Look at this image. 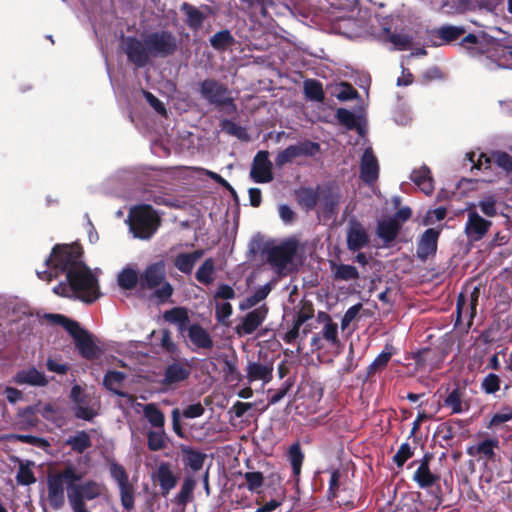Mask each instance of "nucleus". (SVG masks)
<instances>
[{
	"mask_svg": "<svg viewBox=\"0 0 512 512\" xmlns=\"http://www.w3.org/2000/svg\"><path fill=\"white\" fill-rule=\"evenodd\" d=\"M84 473L75 465L67 463L61 469L47 475V502L53 510L65 505V491L73 512H89L86 501L100 497L102 486L94 480L83 481Z\"/></svg>",
	"mask_w": 512,
	"mask_h": 512,
	"instance_id": "f257e3e1",
	"label": "nucleus"
},
{
	"mask_svg": "<svg viewBox=\"0 0 512 512\" xmlns=\"http://www.w3.org/2000/svg\"><path fill=\"white\" fill-rule=\"evenodd\" d=\"M66 281L75 297L84 303L91 304L101 295L98 279L86 263L70 271Z\"/></svg>",
	"mask_w": 512,
	"mask_h": 512,
	"instance_id": "f03ea898",
	"label": "nucleus"
},
{
	"mask_svg": "<svg viewBox=\"0 0 512 512\" xmlns=\"http://www.w3.org/2000/svg\"><path fill=\"white\" fill-rule=\"evenodd\" d=\"M83 247L78 243L56 244L45 260V265L55 272V276L67 275L85 263Z\"/></svg>",
	"mask_w": 512,
	"mask_h": 512,
	"instance_id": "7ed1b4c3",
	"label": "nucleus"
},
{
	"mask_svg": "<svg viewBox=\"0 0 512 512\" xmlns=\"http://www.w3.org/2000/svg\"><path fill=\"white\" fill-rule=\"evenodd\" d=\"M128 223L134 237L148 240L158 230L161 219L151 205L140 204L130 209Z\"/></svg>",
	"mask_w": 512,
	"mask_h": 512,
	"instance_id": "20e7f679",
	"label": "nucleus"
},
{
	"mask_svg": "<svg viewBox=\"0 0 512 512\" xmlns=\"http://www.w3.org/2000/svg\"><path fill=\"white\" fill-rule=\"evenodd\" d=\"M140 288L154 290V297L159 302L165 303L173 295V286L166 281V270L163 261L148 265L140 274Z\"/></svg>",
	"mask_w": 512,
	"mask_h": 512,
	"instance_id": "39448f33",
	"label": "nucleus"
},
{
	"mask_svg": "<svg viewBox=\"0 0 512 512\" xmlns=\"http://www.w3.org/2000/svg\"><path fill=\"white\" fill-rule=\"evenodd\" d=\"M200 95L209 104L214 105L219 111L227 115L237 112V105L231 97L229 88L223 83L207 78L200 83Z\"/></svg>",
	"mask_w": 512,
	"mask_h": 512,
	"instance_id": "423d86ee",
	"label": "nucleus"
},
{
	"mask_svg": "<svg viewBox=\"0 0 512 512\" xmlns=\"http://www.w3.org/2000/svg\"><path fill=\"white\" fill-rule=\"evenodd\" d=\"M145 44L153 57L166 58L178 50L177 38L171 31L161 30L147 34Z\"/></svg>",
	"mask_w": 512,
	"mask_h": 512,
	"instance_id": "0eeeda50",
	"label": "nucleus"
},
{
	"mask_svg": "<svg viewBox=\"0 0 512 512\" xmlns=\"http://www.w3.org/2000/svg\"><path fill=\"white\" fill-rule=\"evenodd\" d=\"M108 467L110 476L119 487L122 506L127 511L132 510L135 503V490L133 484L129 481L127 471L113 459L108 460Z\"/></svg>",
	"mask_w": 512,
	"mask_h": 512,
	"instance_id": "6e6552de",
	"label": "nucleus"
},
{
	"mask_svg": "<svg viewBox=\"0 0 512 512\" xmlns=\"http://www.w3.org/2000/svg\"><path fill=\"white\" fill-rule=\"evenodd\" d=\"M321 150L319 143L305 139L294 145H289L284 150L277 153L275 157V165L278 168L284 167L286 164L293 162L298 157H314Z\"/></svg>",
	"mask_w": 512,
	"mask_h": 512,
	"instance_id": "1a4fd4ad",
	"label": "nucleus"
},
{
	"mask_svg": "<svg viewBox=\"0 0 512 512\" xmlns=\"http://www.w3.org/2000/svg\"><path fill=\"white\" fill-rule=\"evenodd\" d=\"M298 244L296 240H287L267 250V262L282 274L297 254Z\"/></svg>",
	"mask_w": 512,
	"mask_h": 512,
	"instance_id": "9d476101",
	"label": "nucleus"
},
{
	"mask_svg": "<svg viewBox=\"0 0 512 512\" xmlns=\"http://www.w3.org/2000/svg\"><path fill=\"white\" fill-rule=\"evenodd\" d=\"M320 210L325 219L334 218L339 212L342 195L335 182H327L320 187Z\"/></svg>",
	"mask_w": 512,
	"mask_h": 512,
	"instance_id": "9b49d317",
	"label": "nucleus"
},
{
	"mask_svg": "<svg viewBox=\"0 0 512 512\" xmlns=\"http://www.w3.org/2000/svg\"><path fill=\"white\" fill-rule=\"evenodd\" d=\"M431 459L432 456L429 454H425L423 456L418 468L413 474L412 479L421 489H427L437 485L436 506L434 508V510H437L438 506L442 503L441 487L438 485L440 476L431 472L429 466Z\"/></svg>",
	"mask_w": 512,
	"mask_h": 512,
	"instance_id": "f8f14e48",
	"label": "nucleus"
},
{
	"mask_svg": "<svg viewBox=\"0 0 512 512\" xmlns=\"http://www.w3.org/2000/svg\"><path fill=\"white\" fill-rule=\"evenodd\" d=\"M125 54L130 63L137 68L145 67L150 60V52L145 44L137 37L129 36L125 39Z\"/></svg>",
	"mask_w": 512,
	"mask_h": 512,
	"instance_id": "ddd939ff",
	"label": "nucleus"
},
{
	"mask_svg": "<svg viewBox=\"0 0 512 512\" xmlns=\"http://www.w3.org/2000/svg\"><path fill=\"white\" fill-rule=\"evenodd\" d=\"M273 164L269 159V152L260 150L253 158L250 177L256 183H269L273 180Z\"/></svg>",
	"mask_w": 512,
	"mask_h": 512,
	"instance_id": "4468645a",
	"label": "nucleus"
},
{
	"mask_svg": "<svg viewBox=\"0 0 512 512\" xmlns=\"http://www.w3.org/2000/svg\"><path fill=\"white\" fill-rule=\"evenodd\" d=\"M75 341V346L79 351V354L87 360H95L100 356V349L92 339L91 334L85 329L77 326L76 330L70 334Z\"/></svg>",
	"mask_w": 512,
	"mask_h": 512,
	"instance_id": "2eb2a0df",
	"label": "nucleus"
},
{
	"mask_svg": "<svg viewBox=\"0 0 512 512\" xmlns=\"http://www.w3.org/2000/svg\"><path fill=\"white\" fill-rule=\"evenodd\" d=\"M440 232L435 228H428L423 232L417 243L416 255L419 260L425 262L429 257L435 256Z\"/></svg>",
	"mask_w": 512,
	"mask_h": 512,
	"instance_id": "dca6fc26",
	"label": "nucleus"
},
{
	"mask_svg": "<svg viewBox=\"0 0 512 512\" xmlns=\"http://www.w3.org/2000/svg\"><path fill=\"white\" fill-rule=\"evenodd\" d=\"M268 314L266 304L248 312L242 319L241 323L235 327V331L239 336L250 335L264 322Z\"/></svg>",
	"mask_w": 512,
	"mask_h": 512,
	"instance_id": "f3484780",
	"label": "nucleus"
},
{
	"mask_svg": "<svg viewBox=\"0 0 512 512\" xmlns=\"http://www.w3.org/2000/svg\"><path fill=\"white\" fill-rule=\"evenodd\" d=\"M180 11L186 16V25L193 31L200 30L206 18L212 13L209 5H202L201 8H197L188 2L181 4Z\"/></svg>",
	"mask_w": 512,
	"mask_h": 512,
	"instance_id": "a211bd4d",
	"label": "nucleus"
},
{
	"mask_svg": "<svg viewBox=\"0 0 512 512\" xmlns=\"http://www.w3.org/2000/svg\"><path fill=\"white\" fill-rule=\"evenodd\" d=\"M346 241L347 248L353 252L360 251L369 244V235L361 222L357 220L350 221Z\"/></svg>",
	"mask_w": 512,
	"mask_h": 512,
	"instance_id": "6ab92c4d",
	"label": "nucleus"
},
{
	"mask_svg": "<svg viewBox=\"0 0 512 512\" xmlns=\"http://www.w3.org/2000/svg\"><path fill=\"white\" fill-rule=\"evenodd\" d=\"M360 177L368 185L374 184L379 177V164L371 147L364 150L360 162Z\"/></svg>",
	"mask_w": 512,
	"mask_h": 512,
	"instance_id": "aec40b11",
	"label": "nucleus"
},
{
	"mask_svg": "<svg viewBox=\"0 0 512 512\" xmlns=\"http://www.w3.org/2000/svg\"><path fill=\"white\" fill-rule=\"evenodd\" d=\"M187 336L192 344L191 350L198 352L199 350H212L214 341L210 333L200 324L194 323L187 329Z\"/></svg>",
	"mask_w": 512,
	"mask_h": 512,
	"instance_id": "412c9836",
	"label": "nucleus"
},
{
	"mask_svg": "<svg viewBox=\"0 0 512 512\" xmlns=\"http://www.w3.org/2000/svg\"><path fill=\"white\" fill-rule=\"evenodd\" d=\"M190 374L191 366L187 360L185 362L175 360L165 368L162 383L167 386L180 383L187 380Z\"/></svg>",
	"mask_w": 512,
	"mask_h": 512,
	"instance_id": "4be33fe9",
	"label": "nucleus"
},
{
	"mask_svg": "<svg viewBox=\"0 0 512 512\" xmlns=\"http://www.w3.org/2000/svg\"><path fill=\"white\" fill-rule=\"evenodd\" d=\"M491 224V221L482 218L476 211H470L468 213L465 232L469 238L474 241H479L487 233Z\"/></svg>",
	"mask_w": 512,
	"mask_h": 512,
	"instance_id": "5701e85b",
	"label": "nucleus"
},
{
	"mask_svg": "<svg viewBox=\"0 0 512 512\" xmlns=\"http://www.w3.org/2000/svg\"><path fill=\"white\" fill-rule=\"evenodd\" d=\"M466 389L456 384L455 387L448 392L443 400V406L451 410V414H460L467 411L470 407L469 402L465 400Z\"/></svg>",
	"mask_w": 512,
	"mask_h": 512,
	"instance_id": "b1692460",
	"label": "nucleus"
},
{
	"mask_svg": "<svg viewBox=\"0 0 512 512\" xmlns=\"http://www.w3.org/2000/svg\"><path fill=\"white\" fill-rule=\"evenodd\" d=\"M273 363H261L250 361L246 367V378L249 383L262 381L264 384L269 383L273 377Z\"/></svg>",
	"mask_w": 512,
	"mask_h": 512,
	"instance_id": "393cba45",
	"label": "nucleus"
},
{
	"mask_svg": "<svg viewBox=\"0 0 512 512\" xmlns=\"http://www.w3.org/2000/svg\"><path fill=\"white\" fill-rule=\"evenodd\" d=\"M179 449L182 455V463L185 468H189L194 472L203 468L204 462L207 458V455L204 452L185 444H180Z\"/></svg>",
	"mask_w": 512,
	"mask_h": 512,
	"instance_id": "a878e982",
	"label": "nucleus"
},
{
	"mask_svg": "<svg viewBox=\"0 0 512 512\" xmlns=\"http://www.w3.org/2000/svg\"><path fill=\"white\" fill-rule=\"evenodd\" d=\"M320 187L317 185L313 187H300L295 191V197L298 205L306 212L313 211L320 200Z\"/></svg>",
	"mask_w": 512,
	"mask_h": 512,
	"instance_id": "bb28decb",
	"label": "nucleus"
},
{
	"mask_svg": "<svg viewBox=\"0 0 512 512\" xmlns=\"http://www.w3.org/2000/svg\"><path fill=\"white\" fill-rule=\"evenodd\" d=\"M13 381L18 385H30L36 387H44L48 384V380L44 373L35 367L19 370L13 377Z\"/></svg>",
	"mask_w": 512,
	"mask_h": 512,
	"instance_id": "cd10ccee",
	"label": "nucleus"
},
{
	"mask_svg": "<svg viewBox=\"0 0 512 512\" xmlns=\"http://www.w3.org/2000/svg\"><path fill=\"white\" fill-rule=\"evenodd\" d=\"M155 479L158 482L163 496L175 488L178 482V477L172 472L170 464L168 462H161L157 467L155 473Z\"/></svg>",
	"mask_w": 512,
	"mask_h": 512,
	"instance_id": "c85d7f7f",
	"label": "nucleus"
},
{
	"mask_svg": "<svg viewBox=\"0 0 512 512\" xmlns=\"http://www.w3.org/2000/svg\"><path fill=\"white\" fill-rule=\"evenodd\" d=\"M402 225L396 219H384L378 222L376 234L384 242L385 246H389L396 240Z\"/></svg>",
	"mask_w": 512,
	"mask_h": 512,
	"instance_id": "c756f323",
	"label": "nucleus"
},
{
	"mask_svg": "<svg viewBox=\"0 0 512 512\" xmlns=\"http://www.w3.org/2000/svg\"><path fill=\"white\" fill-rule=\"evenodd\" d=\"M204 255V250L197 249L191 253H180L174 259L175 267L184 274H191L196 262Z\"/></svg>",
	"mask_w": 512,
	"mask_h": 512,
	"instance_id": "7c9ffc66",
	"label": "nucleus"
},
{
	"mask_svg": "<svg viewBox=\"0 0 512 512\" xmlns=\"http://www.w3.org/2000/svg\"><path fill=\"white\" fill-rule=\"evenodd\" d=\"M420 190L426 195H430L434 191V181L431 175V170L427 166H422L420 169L414 170L410 176Z\"/></svg>",
	"mask_w": 512,
	"mask_h": 512,
	"instance_id": "2f4dec72",
	"label": "nucleus"
},
{
	"mask_svg": "<svg viewBox=\"0 0 512 512\" xmlns=\"http://www.w3.org/2000/svg\"><path fill=\"white\" fill-rule=\"evenodd\" d=\"M499 447L498 438H489L480 442L477 446H472L467 449V453L471 456L480 455L488 461L495 459V448Z\"/></svg>",
	"mask_w": 512,
	"mask_h": 512,
	"instance_id": "473e14b6",
	"label": "nucleus"
},
{
	"mask_svg": "<svg viewBox=\"0 0 512 512\" xmlns=\"http://www.w3.org/2000/svg\"><path fill=\"white\" fill-rule=\"evenodd\" d=\"M465 32L466 29L462 26L442 25L433 31V36L448 44L458 40Z\"/></svg>",
	"mask_w": 512,
	"mask_h": 512,
	"instance_id": "72a5a7b5",
	"label": "nucleus"
},
{
	"mask_svg": "<svg viewBox=\"0 0 512 512\" xmlns=\"http://www.w3.org/2000/svg\"><path fill=\"white\" fill-rule=\"evenodd\" d=\"M196 487V480L192 476L184 478L179 493L174 498V503L185 508L194 498L193 492Z\"/></svg>",
	"mask_w": 512,
	"mask_h": 512,
	"instance_id": "f704fd0d",
	"label": "nucleus"
},
{
	"mask_svg": "<svg viewBox=\"0 0 512 512\" xmlns=\"http://www.w3.org/2000/svg\"><path fill=\"white\" fill-rule=\"evenodd\" d=\"M125 378L126 374L124 372L117 370L108 371L104 375L103 385L106 389L113 392L117 396L125 397L126 393L119 389Z\"/></svg>",
	"mask_w": 512,
	"mask_h": 512,
	"instance_id": "c9c22d12",
	"label": "nucleus"
},
{
	"mask_svg": "<svg viewBox=\"0 0 512 512\" xmlns=\"http://www.w3.org/2000/svg\"><path fill=\"white\" fill-rule=\"evenodd\" d=\"M169 437L164 428L149 430L147 432V447L150 451L156 452L166 448Z\"/></svg>",
	"mask_w": 512,
	"mask_h": 512,
	"instance_id": "e433bc0d",
	"label": "nucleus"
},
{
	"mask_svg": "<svg viewBox=\"0 0 512 512\" xmlns=\"http://www.w3.org/2000/svg\"><path fill=\"white\" fill-rule=\"evenodd\" d=\"M303 90L306 99L315 102H323L325 93L322 83L317 79H306L303 82Z\"/></svg>",
	"mask_w": 512,
	"mask_h": 512,
	"instance_id": "4c0bfd02",
	"label": "nucleus"
},
{
	"mask_svg": "<svg viewBox=\"0 0 512 512\" xmlns=\"http://www.w3.org/2000/svg\"><path fill=\"white\" fill-rule=\"evenodd\" d=\"M66 445L70 446L71 450L82 454L85 450L92 446V441L89 434L84 431H77L75 435L66 440Z\"/></svg>",
	"mask_w": 512,
	"mask_h": 512,
	"instance_id": "58836bf2",
	"label": "nucleus"
},
{
	"mask_svg": "<svg viewBox=\"0 0 512 512\" xmlns=\"http://www.w3.org/2000/svg\"><path fill=\"white\" fill-rule=\"evenodd\" d=\"M288 458L292 467L293 477L295 478V481L298 482L304 461V454L298 442L290 446L288 451Z\"/></svg>",
	"mask_w": 512,
	"mask_h": 512,
	"instance_id": "ea45409f",
	"label": "nucleus"
},
{
	"mask_svg": "<svg viewBox=\"0 0 512 512\" xmlns=\"http://www.w3.org/2000/svg\"><path fill=\"white\" fill-rule=\"evenodd\" d=\"M392 349H393L392 345H389V344L385 345L383 351L367 367V376L368 377L373 376L377 371L384 369L388 365V363L393 355Z\"/></svg>",
	"mask_w": 512,
	"mask_h": 512,
	"instance_id": "a19ab883",
	"label": "nucleus"
},
{
	"mask_svg": "<svg viewBox=\"0 0 512 512\" xmlns=\"http://www.w3.org/2000/svg\"><path fill=\"white\" fill-rule=\"evenodd\" d=\"M336 118L338 122L348 130H357L359 134L362 133V127L356 115L348 109L338 108L336 111Z\"/></svg>",
	"mask_w": 512,
	"mask_h": 512,
	"instance_id": "79ce46f5",
	"label": "nucleus"
},
{
	"mask_svg": "<svg viewBox=\"0 0 512 512\" xmlns=\"http://www.w3.org/2000/svg\"><path fill=\"white\" fill-rule=\"evenodd\" d=\"M118 285L124 290H133L140 285V275L130 267L124 268L117 277Z\"/></svg>",
	"mask_w": 512,
	"mask_h": 512,
	"instance_id": "37998d69",
	"label": "nucleus"
},
{
	"mask_svg": "<svg viewBox=\"0 0 512 512\" xmlns=\"http://www.w3.org/2000/svg\"><path fill=\"white\" fill-rule=\"evenodd\" d=\"M144 417L154 428H164L165 415L154 403H149L144 406Z\"/></svg>",
	"mask_w": 512,
	"mask_h": 512,
	"instance_id": "c03bdc74",
	"label": "nucleus"
},
{
	"mask_svg": "<svg viewBox=\"0 0 512 512\" xmlns=\"http://www.w3.org/2000/svg\"><path fill=\"white\" fill-rule=\"evenodd\" d=\"M18 416L20 418L18 422V428L20 430H29L36 427L39 423V418L36 415L34 406H27L20 410Z\"/></svg>",
	"mask_w": 512,
	"mask_h": 512,
	"instance_id": "a18cd8bd",
	"label": "nucleus"
},
{
	"mask_svg": "<svg viewBox=\"0 0 512 512\" xmlns=\"http://www.w3.org/2000/svg\"><path fill=\"white\" fill-rule=\"evenodd\" d=\"M215 262L212 258L204 260L198 268L195 278L202 284L209 285L214 281Z\"/></svg>",
	"mask_w": 512,
	"mask_h": 512,
	"instance_id": "49530a36",
	"label": "nucleus"
},
{
	"mask_svg": "<svg viewBox=\"0 0 512 512\" xmlns=\"http://www.w3.org/2000/svg\"><path fill=\"white\" fill-rule=\"evenodd\" d=\"M210 45L217 51H224L234 43V37L228 29L218 31L210 38Z\"/></svg>",
	"mask_w": 512,
	"mask_h": 512,
	"instance_id": "de8ad7c7",
	"label": "nucleus"
},
{
	"mask_svg": "<svg viewBox=\"0 0 512 512\" xmlns=\"http://www.w3.org/2000/svg\"><path fill=\"white\" fill-rule=\"evenodd\" d=\"M270 291L271 286L269 284L259 287L252 295H250L243 302L240 303L239 309L247 310L256 306L259 302L267 298Z\"/></svg>",
	"mask_w": 512,
	"mask_h": 512,
	"instance_id": "09e8293b",
	"label": "nucleus"
},
{
	"mask_svg": "<svg viewBox=\"0 0 512 512\" xmlns=\"http://www.w3.org/2000/svg\"><path fill=\"white\" fill-rule=\"evenodd\" d=\"M7 439L29 444L43 450H47L50 447V443L47 439L34 435L11 434Z\"/></svg>",
	"mask_w": 512,
	"mask_h": 512,
	"instance_id": "8fccbe9b",
	"label": "nucleus"
},
{
	"mask_svg": "<svg viewBox=\"0 0 512 512\" xmlns=\"http://www.w3.org/2000/svg\"><path fill=\"white\" fill-rule=\"evenodd\" d=\"M333 277L336 280L351 281L359 278V272L355 266L348 264L334 265Z\"/></svg>",
	"mask_w": 512,
	"mask_h": 512,
	"instance_id": "3c124183",
	"label": "nucleus"
},
{
	"mask_svg": "<svg viewBox=\"0 0 512 512\" xmlns=\"http://www.w3.org/2000/svg\"><path fill=\"white\" fill-rule=\"evenodd\" d=\"M163 318L170 323L179 324L180 328L189 322L187 309L184 307H174L163 314Z\"/></svg>",
	"mask_w": 512,
	"mask_h": 512,
	"instance_id": "603ef678",
	"label": "nucleus"
},
{
	"mask_svg": "<svg viewBox=\"0 0 512 512\" xmlns=\"http://www.w3.org/2000/svg\"><path fill=\"white\" fill-rule=\"evenodd\" d=\"M222 131L228 135L234 136L240 140H248V133L246 129L232 120L223 119L220 121Z\"/></svg>",
	"mask_w": 512,
	"mask_h": 512,
	"instance_id": "864d4df0",
	"label": "nucleus"
},
{
	"mask_svg": "<svg viewBox=\"0 0 512 512\" xmlns=\"http://www.w3.org/2000/svg\"><path fill=\"white\" fill-rule=\"evenodd\" d=\"M45 318L53 325H60L62 326L69 335L73 332V330H76L79 323L75 320L69 319L66 316L62 314H46Z\"/></svg>",
	"mask_w": 512,
	"mask_h": 512,
	"instance_id": "5fc2aeb1",
	"label": "nucleus"
},
{
	"mask_svg": "<svg viewBox=\"0 0 512 512\" xmlns=\"http://www.w3.org/2000/svg\"><path fill=\"white\" fill-rule=\"evenodd\" d=\"M480 386L484 393L488 395L495 394L500 390L501 379L497 374L489 373L483 378Z\"/></svg>",
	"mask_w": 512,
	"mask_h": 512,
	"instance_id": "6e6d98bb",
	"label": "nucleus"
},
{
	"mask_svg": "<svg viewBox=\"0 0 512 512\" xmlns=\"http://www.w3.org/2000/svg\"><path fill=\"white\" fill-rule=\"evenodd\" d=\"M293 382L290 379H287L281 386V388L277 390L269 389L268 390V404L275 405L280 402L291 389Z\"/></svg>",
	"mask_w": 512,
	"mask_h": 512,
	"instance_id": "4d7b16f0",
	"label": "nucleus"
},
{
	"mask_svg": "<svg viewBox=\"0 0 512 512\" xmlns=\"http://www.w3.org/2000/svg\"><path fill=\"white\" fill-rule=\"evenodd\" d=\"M414 455V451L409 443H403L400 445L398 451L393 456V461L398 468L403 467L405 462Z\"/></svg>",
	"mask_w": 512,
	"mask_h": 512,
	"instance_id": "13d9d810",
	"label": "nucleus"
},
{
	"mask_svg": "<svg viewBox=\"0 0 512 512\" xmlns=\"http://www.w3.org/2000/svg\"><path fill=\"white\" fill-rule=\"evenodd\" d=\"M16 481L20 485L29 486L36 482V477L29 466L20 464Z\"/></svg>",
	"mask_w": 512,
	"mask_h": 512,
	"instance_id": "bf43d9fd",
	"label": "nucleus"
},
{
	"mask_svg": "<svg viewBox=\"0 0 512 512\" xmlns=\"http://www.w3.org/2000/svg\"><path fill=\"white\" fill-rule=\"evenodd\" d=\"M314 317V306L311 301H303L298 311L295 322L303 326L309 319Z\"/></svg>",
	"mask_w": 512,
	"mask_h": 512,
	"instance_id": "052dcab7",
	"label": "nucleus"
},
{
	"mask_svg": "<svg viewBox=\"0 0 512 512\" xmlns=\"http://www.w3.org/2000/svg\"><path fill=\"white\" fill-rule=\"evenodd\" d=\"M244 478L246 480V487L249 491L255 492L257 491L264 482V477L261 472H246L244 474Z\"/></svg>",
	"mask_w": 512,
	"mask_h": 512,
	"instance_id": "680f3d73",
	"label": "nucleus"
},
{
	"mask_svg": "<svg viewBox=\"0 0 512 512\" xmlns=\"http://www.w3.org/2000/svg\"><path fill=\"white\" fill-rule=\"evenodd\" d=\"M454 425H457L459 428H462L465 426L464 421H462L460 419H456V420H452V421L443 423L441 425V429H440V432L442 433L443 440L450 441L455 437L456 432H455Z\"/></svg>",
	"mask_w": 512,
	"mask_h": 512,
	"instance_id": "e2e57ef3",
	"label": "nucleus"
},
{
	"mask_svg": "<svg viewBox=\"0 0 512 512\" xmlns=\"http://www.w3.org/2000/svg\"><path fill=\"white\" fill-rule=\"evenodd\" d=\"M447 215V209L445 207H438L427 211L423 218L424 225H432L435 221L443 220Z\"/></svg>",
	"mask_w": 512,
	"mask_h": 512,
	"instance_id": "0e129e2a",
	"label": "nucleus"
},
{
	"mask_svg": "<svg viewBox=\"0 0 512 512\" xmlns=\"http://www.w3.org/2000/svg\"><path fill=\"white\" fill-rule=\"evenodd\" d=\"M389 40L398 50H406L412 43V37L407 34L392 33Z\"/></svg>",
	"mask_w": 512,
	"mask_h": 512,
	"instance_id": "69168bd1",
	"label": "nucleus"
},
{
	"mask_svg": "<svg viewBox=\"0 0 512 512\" xmlns=\"http://www.w3.org/2000/svg\"><path fill=\"white\" fill-rule=\"evenodd\" d=\"M322 336L324 339L335 345L339 343L338 339V326L333 321L326 323L322 330Z\"/></svg>",
	"mask_w": 512,
	"mask_h": 512,
	"instance_id": "338daca9",
	"label": "nucleus"
},
{
	"mask_svg": "<svg viewBox=\"0 0 512 512\" xmlns=\"http://www.w3.org/2000/svg\"><path fill=\"white\" fill-rule=\"evenodd\" d=\"M496 164L508 173L512 172V156L506 152H496L494 154Z\"/></svg>",
	"mask_w": 512,
	"mask_h": 512,
	"instance_id": "774afa93",
	"label": "nucleus"
}]
</instances>
